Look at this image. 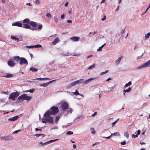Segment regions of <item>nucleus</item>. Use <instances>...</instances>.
<instances>
[{"label":"nucleus","instance_id":"nucleus-1","mask_svg":"<svg viewBox=\"0 0 150 150\" xmlns=\"http://www.w3.org/2000/svg\"><path fill=\"white\" fill-rule=\"evenodd\" d=\"M29 25L28 26L26 25H24L25 26V28L26 29H29L33 30H36L37 29V28H36L37 24L36 22L31 21L30 22Z\"/></svg>","mask_w":150,"mask_h":150},{"label":"nucleus","instance_id":"nucleus-2","mask_svg":"<svg viewBox=\"0 0 150 150\" xmlns=\"http://www.w3.org/2000/svg\"><path fill=\"white\" fill-rule=\"evenodd\" d=\"M31 98V97L28 96L26 94H23L19 96L18 98V100H26L27 101L30 100Z\"/></svg>","mask_w":150,"mask_h":150},{"label":"nucleus","instance_id":"nucleus-3","mask_svg":"<svg viewBox=\"0 0 150 150\" xmlns=\"http://www.w3.org/2000/svg\"><path fill=\"white\" fill-rule=\"evenodd\" d=\"M19 95V93L18 92H13L11 93L9 96V99H11L13 100H15Z\"/></svg>","mask_w":150,"mask_h":150},{"label":"nucleus","instance_id":"nucleus-4","mask_svg":"<svg viewBox=\"0 0 150 150\" xmlns=\"http://www.w3.org/2000/svg\"><path fill=\"white\" fill-rule=\"evenodd\" d=\"M1 140L10 141L13 139V137L11 135L1 137H0Z\"/></svg>","mask_w":150,"mask_h":150},{"label":"nucleus","instance_id":"nucleus-5","mask_svg":"<svg viewBox=\"0 0 150 150\" xmlns=\"http://www.w3.org/2000/svg\"><path fill=\"white\" fill-rule=\"evenodd\" d=\"M50 110L52 115H55L59 111L58 108L55 107H51Z\"/></svg>","mask_w":150,"mask_h":150},{"label":"nucleus","instance_id":"nucleus-6","mask_svg":"<svg viewBox=\"0 0 150 150\" xmlns=\"http://www.w3.org/2000/svg\"><path fill=\"white\" fill-rule=\"evenodd\" d=\"M69 106L68 104L66 102H64L61 105L60 108L63 111L67 109Z\"/></svg>","mask_w":150,"mask_h":150},{"label":"nucleus","instance_id":"nucleus-7","mask_svg":"<svg viewBox=\"0 0 150 150\" xmlns=\"http://www.w3.org/2000/svg\"><path fill=\"white\" fill-rule=\"evenodd\" d=\"M20 64L21 65L23 64H28V62L26 59L24 57H21L20 59Z\"/></svg>","mask_w":150,"mask_h":150},{"label":"nucleus","instance_id":"nucleus-8","mask_svg":"<svg viewBox=\"0 0 150 150\" xmlns=\"http://www.w3.org/2000/svg\"><path fill=\"white\" fill-rule=\"evenodd\" d=\"M23 23H24V24L23 25V27L25 28V26H24V25H26L28 26H29V24L30 23V20L28 18H26L23 21Z\"/></svg>","mask_w":150,"mask_h":150},{"label":"nucleus","instance_id":"nucleus-9","mask_svg":"<svg viewBox=\"0 0 150 150\" xmlns=\"http://www.w3.org/2000/svg\"><path fill=\"white\" fill-rule=\"evenodd\" d=\"M47 122L52 124L53 122V117L51 116L46 117Z\"/></svg>","mask_w":150,"mask_h":150},{"label":"nucleus","instance_id":"nucleus-10","mask_svg":"<svg viewBox=\"0 0 150 150\" xmlns=\"http://www.w3.org/2000/svg\"><path fill=\"white\" fill-rule=\"evenodd\" d=\"M8 64L10 67H13L15 65V63L13 60L10 59L8 62Z\"/></svg>","mask_w":150,"mask_h":150},{"label":"nucleus","instance_id":"nucleus-11","mask_svg":"<svg viewBox=\"0 0 150 150\" xmlns=\"http://www.w3.org/2000/svg\"><path fill=\"white\" fill-rule=\"evenodd\" d=\"M55 80H53L50 81L48 82L44 83L43 84H40L39 85V86H43L44 87H47L49 84H50V83H52V82L54 81Z\"/></svg>","mask_w":150,"mask_h":150},{"label":"nucleus","instance_id":"nucleus-12","mask_svg":"<svg viewBox=\"0 0 150 150\" xmlns=\"http://www.w3.org/2000/svg\"><path fill=\"white\" fill-rule=\"evenodd\" d=\"M19 118V116L17 115L12 117L9 118L8 119V120L10 121H13L16 120Z\"/></svg>","mask_w":150,"mask_h":150},{"label":"nucleus","instance_id":"nucleus-13","mask_svg":"<svg viewBox=\"0 0 150 150\" xmlns=\"http://www.w3.org/2000/svg\"><path fill=\"white\" fill-rule=\"evenodd\" d=\"M12 25L14 26H16L19 27H23V25L21 23L19 22H16L12 24Z\"/></svg>","mask_w":150,"mask_h":150},{"label":"nucleus","instance_id":"nucleus-14","mask_svg":"<svg viewBox=\"0 0 150 150\" xmlns=\"http://www.w3.org/2000/svg\"><path fill=\"white\" fill-rule=\"evenodd\" d=\"M80 38L78 37L74 36L70 38V39L74 42H77L79 40Z\"/></svg>","mask_w":150,"mask_h":150},{"label":"nucleus","instance_id":"nucleus-15","mask_svg":"<svg viewBox=\"0 0 150 150\" xmlns=\"http://www.w3.org/2000/svg\"><path fill=\"white\" fill-rule=\"evenodd\" d=\"M60 41L59 38L57 37L52 42V43L53 45H56L57 43Z\"/></svg>","mask_w":150,"mask_h":150},{"label":"nucleus","instance_id":"nucleus-16","mask_svg":"<svg viewBox=\"0 0 150 150\" xmlns=\"http://www.w3.org/2000/svg\"><path fill=\"white\" fill-rule=\"evenodd\" d=\"M52 115V113L50 110H48L46 112L45 114L44 115V116L47 117H50V116Z\"/></svg>","mask_w":150,"mask_h":150},{"label":"nucleus","instance_id":"nucleus-17","mask_svg":"<svg viewBox=\"0 0 150 150\" xmlns=\"http://www.w3.org/2000/svg\"><path fill=\"white\" fill-rule=\"evenodd\" d=\"M19 56H16L13 57V59L16 62H18L19 61H20V58Z\"/></svg>","mask_w":150,"mask_h":150},{"label":"nucleus","instance_id":"nucleus-18","mask_svg":"<svg viewBox=\"0 0 150 150\" xmlns=\"http://www.w3.org/2000/svg\"><path fill=\"white\" fill-rule=\"evenodd\" d=\"M148 66L147 63L146 62L144 64L136 68L137 69H140L142 67H146Z\"/></svg>","mask_w":150,"mask_h":150},{"label":"nucleus","instance_id":"nucleus-19","mask_svg":"<svg viewBox=\"0 0 150 150\" xmlns=\"http://www.w3.org/2000/svg\"><path fill=\"white\" fill-rule=\"evenodd\" d=\"M94 79L93 78H91L90 79H87V80H85V81H84L83 83V84H86L88 83L90 81H91L92 80H93Z\"/></svg>","mask_w":150,"mask_h":150},{"label":"nucleus","instance_id":"nucleus-20","mask_svg":"<svg viewBox=\"0 0 150 150\" xmlns=\"http://www.w3.org/2000/svg\"><path fill=\"white\" fill-rule=\"evenodd\" d=\"M84 79H80L79 80H78L77 81H74L76 85L79 84V83H82Z\"/></svg>","mask_w":150,"mask_h":150},{"label":"nucleus","instance_id":"nucleus-21","mask_svg":"<svg viewBox=\"0 0 150 150\" xmlns=\"http://www.w3.org/2000/svg\"><path fill=\"white\" fill-rule=\"evenodd\" d=\"M122 58V57H119L115 61V63L116 65H118L120 63Z\"/></svg>","mask_w":150,"mask_h":150},{"label":"nucleus","instance_id":"nucleus-22","mask_svg":"<svg viewBox=\"0 0 150 150\" xmlns=\"http://www.w3.org/2000/svg\"><path fill=\"white\" fill-rule=\"evenodd\" d=\"M33 135L34 136H36L37 137H39V136H42V138H43V137H45V135L44 134H34Z\"/></svg>","mask_w":150,"mask_h":150},{"label":"nucleus","instance_id":"nucleus-23","mask_svg":"<svg viewBox=\"0 0 150 150\" xmlns=\"http://www.w3.org/2000/svg\"><path fill=\"white\" fill-rule=\"evenodd\" d=\"M132 84V82L131 81H129L128 83H126L125 85L124 86V88H125L128 86L131 85Z\"/></svg>","mask_w":150,"mask_h":150},{"label":"nucleus","instance_id":"nucleus-24","mask_svg":"<svg viewBox=\"0 0 150 150\" xmlns=\"http://www.w3.org/2000/svg\"><path fill=\"white\" fill-rule=\"evenodd\" d=\"M57 140H58V139H53V140H51L47 142L44 143V144H48L50 143L51 142L55 141H56Z\"/></svg>","mask_w":150,"mask_h":150},{"label":"nucleus","instance_id":"nucleus-25","mask_svg":"<svg viewBox=\"0 0 150 150\" xmlns=\"http://www.w3.org/2000/svg\"><path fill=\"white\" fill-rule=\"evenodd\" d=\"M13 76V75L11 74H7L6 75L4 76V77L7 78L11 77Z\"/></svg>","mask_w":150,"mask_h":150},{"label":"nucleus","instance_id":"nucleus-26","mask_svg":"<svg viewBox=\"0 0 150 150\" xmlns=\"http://www.w3.org/2000/svg\"><path fill=\"white\" fill-rule=\"evenodd\" d=\"M30 70L33 71H38L37 69L33 67H31L30 69Z\"/></svg>","mask_w":150,"mask_h":150},{"label":"nucleus","instance_id":"nucleus-27","mask_svg":"<svg viewBox=\"0 0 150 150\" xmlns=\"http://www.w3.org/2000/svg\"><path fill=\"white\" fill-rule=\"evenodd\" d=\"M131 88L129 87L127 89V90H124L123 92H129L131 90Z\"/></svg>","mask_w":150,"mask_h":150},{"label":"nucleus","instance_id":"nucleus-28","mask_svg":"<svg viewBox=\"0 0 150 150\" xmlns=\"http://www.w3.org/2000/svg\"><path fill=\"white\" fill-rule=\"evenodd\" d=\"M35 80H50V79L48 78H38L36 79Z\"/></svg>","mask_w":150,"mask_h":150},{"label":"nucleus","instance_id":"nucleus-29","mask_svg":"<svg viewBox=\"0 0 150 150\" xmlns=\"http://www.w3.org/2000/svg\"><path fill=\"white\" fill-rule=\"evenodd\" d=\"M11 38L15 40H16L17 41H19V39L17 38L15 36H11Z\"/></svg>","mask_w":150,"mask_h":150},{"label":"nucleus","instance_id":"nucleus-30","mask_svg":"<svg viewBox=\"0 0 150 150\" xmlns=\"http://www.w3.org/2000/svg\"><path fill=\"white\" fill-rule=\"evenodd\" d=\"M37 25L38 26V28H37V29H38L39 30H40L42 28V25L41 24H37Z\"/></svg>","mask_w":150,"mask_h":150},{"label":"nucleus","instance_id":"nucleus-31","mask_svg":"<svg viewBox=\"0 0 150 150\" xmlns=\"http://www.w3.org/2000/svg\"><path fill=\"white\" fill-rule=\"evenodd\" d=\"M111 135H114V136H120V134L119 132H115L113 134H112Z\"/></svg>","mask_w":150,"mask_h":150},{"label":"nucleus","instance_id":"nucleus-32","mask_svg":"<svg viewBox=\"0 0 150 150\" xmlns=\"http://www.w3.org/2000/svg\"><path fill=\"white\" fill-rule=\"evenodd\" d=\"M95 67V64H93L92 65H91V66L88 67V69H92L94 68Z\"/></svg>","mask_w":150,"mask_h":150},{"label":"nucleus","instance_id":"nucleus-33","mask_svg":"<svg viewBox=\"0 0 150 150\" xmlns=\"http://www.w3.org/2000/svg\"><path fill=\"white\" fill-rule=\"evenodd\" d=\"M91 132V133L93 134H94L95 133V131L94 130V128H91L90 129Z\"/></svg>","mask_w":150,"mask_h":150},{"label":"nucleus","instance_id":"nucleus-34","mask_svg":"<svg viewBox=\"0 0 150 150\" xmlns=\"http://www.w3.org/2000/svg\"><path fill=\"white\" fill-rule=\"evenodd\" d=\"M105 45V43L103 44V45H102L101 47H99L98 49H97L98 51H101V49L103 48Z\"/></svg>","mask_w":150,"mask_h":150},{"label":"nucleus","instance_id":"nucleus-35","mask_svg":"<svg viewBox=\"0 0 150 150\" xmlns=\"http://www.w3.org/2000/svg\"><path fill=\"white\" fill-rule=\"evenodd\" d=\"M150 35V33H148L146 34L145 35V38L146 39L149 38V36Z\"/></svg>","mask_w":150,"mask_h":150},{"label":"nucleus","instance_id":"nucleus-36","mask_svg":"<svg viewBox=\"0 0 150 150\" xmlns=\"http://www.w3.org/2000/svg\"><path fill=\"white\" fill-rule=\"evenodd\" d=\"M76 85L75 83L74 82H73L72 83H71L69 85V87H73L74 86Z\"/></svg>","mask_w":150,"mask_h":150},{"label":"nucleus","instance_id":"nucleus-37","mask_svg":"<svg viewBox=\"0 0 150 150\" xmlns=\"http://www.w3.org/2000/svg\"><path fill=\"white\" fill-rule=\"evenodd\" d=\"M42 122L43 123H46V122H47V121L46 117L42 119Z\"/></svg>","mask_w":150,"mask_h":150},{"label":"nucleus","instance_id":"nucleus-38","mask_svg":"<svg viewBox=\"0 0 150 150\" xmlns=\"http://www.w3.org/2000/svg\"><path fill=\"white\" fill-rule=\"evenodd\" d=\"M73 93L74 95L76 94L77 95H79L80 94L79 92L77 91V90H76L75 92H73Z\"/></svg>","mask_w":150,"mask_h":150},{"label":"nucleus","instance_id":"nucleus-39","mask_svg":"<svg viewBox=\"0 0 150 150\" xmlns=\"http://www.w3.org/2000/svg\"><path fill=\"white\" fill-rule=\"evenodd\" d=\"M73 133L72 132L69 131L67 132L66 134L67 135H71L73 134Z\"/></svg>","mask_w":150,"mask_h":150},{"label":"nucleus","instance_id":"nucleus-40","mask_svg":"<svg viewBox=\"0 0 150 150\" xmlns=\"http://www.w3.org/2000/svg\"><path fill=\"white\" fill-rule=\"evenodd\" d=\"M124 136H125L127 138H128L129 137V134L127 132H126L125 133Z\"/></svg>","mask_w":150,"mask_h":150},{"label":"nucleus","instance_id":"nucleus-41","mask_svg":"<svg viewBox=\"0 0 150 150\" xmlns=\"http://www.w3.org/2000/svg\"><path fill=\"white\" fill-rule=\"evenodd\" d=\"M119 118L117 120H115L112 123V126H113L119 120Z\"/></svg>","mask_w":150,"mask_h":150},{"label":"nucleus","instance_id":"nucleus-42","mask_svg":"<svg viewBox=\"0 0 150 150\" xmlns=\"http://www.w3.org/2000/svg\"><path fill=\"white\" fill-rule=\"evenodd\" d=\"M59 117L58 116H57L55 118V122L57 123L58 122V121L59 120Z\"/></svg>","mask_w":150,"mask_h":150},{"label":"nucleus","instance_id":"nucleus-43","mask_svg":"<svg viewBox=\"0 0 150 150\" xmlns=\"http://www.w3.org/2000/svg\"><path fill=\"white\" fill-rule=\"evenodd\" d=\"M34 91V90L33 89H30L29 90H27L26 91V92H29L30 93H33Z\"/></svg>","mask_w":150,"mask_h":150},{"label":"nucleus","instance_id":"nucleus-44","mask_svg":"<svg viewBox=\"0 0 150 150\" xmlns=\"http://www.w3.org/2000/svg\"><path fill=\"white\" fill-rule=\"evenodd\" d=\"M108 71V70H106L104 72H101L100 73V75H102L103 74H105V73H107Z\"/></svg>","mask_w":150,"mask_h":150},{"label":"nucleus","instance_id":"nucleus-45","mask_svg":"<svg viewBox=\"0 0 150 150\" xmlns=\"http://www.w3.org/2000/svg\"><path fill=\"white\" fill-rule=\"evenodd\" d=\"M34 47L38 48L42 47V46L40 45H37L33 46Z\"/></svg>","mask_w":150,"mask_h":150},{"label":"nucleus","instance_id":"nucleus-46","mask_svg":"<svg viewBox=\"0 0 150 150\" xmlns=\"http://www.w3.org/2000/svg\"><path fill=\"white\" fill-rule=\"evenodd\" d=\"M46 16L49 18H51V14L49 13H47Z\"/></svg>","mask_w":150,"mask_h":150},{"label":"nucleus","instance_id":"nucleus-47","mask_svg":"<svg viewBox=\"0 0 150 150\" xmlns=\"http://www.w3.org/2000/svg\"><path fill=\"white\" fill-rule=\"evenodd\" d=\"M138 135H137V134H136V135H134V134H133L132 135V137H134V138H136V137H138Z\"/></svg>","mask_w":150,"mask_h":150},{"label":"nucleus","instance_id":"nucleus-48","mask_svg":"<svg viewBox=\"0 0 150 150\" xmlns=\"http://www.w3.org/2000/svg\"><path fill=\"white\" fill-rule=\"evenodd\" d=\"M126 144V141L125 140L123 142H121V145H125Z\"/></svg>","mask_w":150,"mask_h":150},{"label":"nucleus","instance_id":"nucleus-49","mask_svg":"<svg viewBox=\"0 0 150 150\" xmlns=\"http://www.w3.org/2000/svg\"><path fill=\"white\" fill-rule=\"evenodd\" d=\"M26 47H27V48H32L33 47H34V46H26Z\"/></svg>","mask_w":150,"mask_h":150},{"label":"nucleus","instance_id":"nucleus-50","mask_svg":"<svg viewBox=\"0 0 150 150\" xmlns=\"http://www.w3.org/2000/svg\"><path fill=\"white\" fill-rule=\"evenodd\" d=\"M140 130L139 129L137 131V135H139L140 134Z\"/></svg>","mask_w":150,"mask_h":150},{"label":"nucleus","instance_id":"nucleus-51","mask_svg":"<svg viewBox=\"0 0 150 150\" xmlns=\"http://www.w3.org/2000/svg\"><path fill=\"white\" fill-rule=\"evenodd\" d=\"M97 114V112H94V113L92 115V117H94V116L96 115Z\"/></svg>","mask_w":150,"mask_h":150},{"label":"nucleus","instance_id":"nucleus-52","mask_svg":"<svg viewBox=\"0 0 150 150\" xmlns=\"http://www.w3.org/2000/svg\"><path fill=\"white\" fill-rule=\"evenodd\" d=\"M99 142H96V143H94V144H92V146L93 147V146H95V145L98 144H99Z\"/></svg>","mask_w":150,"mask_h":150},{"label":"nucleus","instance_id":"nucleus-53","mask_svg":"<svg viewBox=\"0 0 150 150\" xmlns=\"http://www.w3.org/2000/svg\"><path fill=\"white\" fill-rule=\"evenodd\" d=\"M106 18V16L105 15H104L103 18L101 19L102 21H104L105 20Z\"/></svg>","mask_w":150,"mask_h":150},{"label":"nucleus","instance_id":"nucleus-54","mask_svg":"<svg viewBox=\"0 0 150 150\" xmlns=\"http://www.w3.org/2000/svg\"><path fill=\"white\" fill-rule=\"evenodd\" d=\"M20 131V130H16L14 131L13 133H15V134H16L18 132H19Z\"/></svg>","mask_w":150,"mask_h":150},{"label":"nucleus","instance_id":"nucleus-55","mask_svg":"<svg viewBox=\"0 0 150 150\" xmlns=\"http://www.w3.org/2000/svg\"><path fill=\"white\" fill-rule=\"evenodd\" d=\"M35 130L36 131H42V130L41 129H39L38 128H35Z\"/></svg>","mask_w":150,"mask_h":150},{"label":"nucleus","instance_id":"nucleus-56","mask_svg":"<svg viewBox=\"0 0 150 150\" xmlns=\"http://www.w3.org/2000/svg\"><path fill=\"white\" fill-rule=\"evenodd\" d=\"M54 21L56 22H57L58 21L57 18L55 17H54Z\"/></svg>","mask_w":150,"mask_h":150},{"label":"nucleus","instance_id":"nucleus-57","mask_svg":"<svg viewBox=\"0 0 150 150\" xmlns=\"http://www.w3.org/2000/svg\"><path fill=\"white\" fill-rule=\"evenodd\" d=\"M64 14H63L61 16V18L62 19H63L64 18Z\"/></svg>","mask_w":150,"mask_h":150},{"label":"nucleus","instance_id":"nucleus-58","mask_svg":"<svg viewBox=\"0 0 150 150\" xmlns=\"http://www.w3.org/2000/svg\"><path fill=\"white\" fill-rule=\"evenodd\" d=\"M148 66H150V60H149L147 62Z\"/></svg>","mask_w":150,"mask_h":150},{"label":"nucleus","instance_id":"nucleus-59","mask_svg":"<svg viewBox=\"0 0 150 150\" xmlns=\"http://www.w3.org/2000/svg\"><path fill=\"white\" fill-rule=\"evenodd\" d=\"M57 35V34H55L54 35H51L50 37H55Z\"/></svg>","mask_w":150,"mask_h":150},{"label":"nucleus","instance_id":"nucleus-60","mask_svg":"<svg viewBox=\"0 0 150 150\" xmlns=\"http://www.w3.org/2000/svg\"><path fill=\"white\" fill-rule=\"evenodd\" d=\"M67 22L68 23H71L72 21L71 20H68L67 21Z\"/></svg>","mask_w":150,"mask_h":150},{"label":"nucleus","instance_id":"nucleus-61","mask_svg":"<svg viewBox=\"0 0 150 150\" xmlns=\"http://www.w3.org/2000/svg\"><path fill=\"white\" fill-rule=\"evenodd\" d=\"M26 4L27 5H29V6H31L32 5L30 3H27Z\"/></svg>","mask_w":150,"mask_h":150},{"label":"nucleus","instance_id":"nucleus-62","mask_svg":"<svg viewBox=\"0 0 150 150\" xmlns=\"http://www.w3.org/2000/svg\"><path fill=\"white\" fill-rule=\"evenodd\" d=\"M76 145L75 144L73 145V148L74 149H75L76 148Z\"/></svg>","mask_w":150,"mask_h":150},{"label":"nucleus","instance_id":"nucleus-63","mask_svg":"<svg viewBox=\"0 0 150 150\" xmlns=\"http://www.w3.org/2000/svg\"><path fill=\"white\" fill-rule=\"evenodd\" d=\"M111 78L109 77L106 80V81H109L110 80H111Z\"/></svg>","mask_w":150,"mask_h":150},{"label":"nucleus","instance_id":"nucleus-64","mask_svg":"<svg viewBox=\"0 0 150 150\" xmlns=\"http://www.w3.org/2000/svg\"><path fill=\"white\" fill-rule=\"evenodd\" d=\"M115 86H112L111 88V89H114V88H115Z\"/></svg>","mask_w":150,"mask_h":150}]
</instances>
